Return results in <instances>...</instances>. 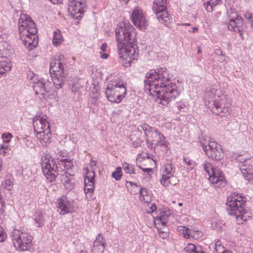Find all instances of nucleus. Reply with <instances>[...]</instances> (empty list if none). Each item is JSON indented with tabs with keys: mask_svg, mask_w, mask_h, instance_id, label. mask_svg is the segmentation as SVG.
<instances>
[{
	"mask_svg": "<svg viewBox=\"0 0 253 253\" xmlns=\"http://www.w3.org/2000/svg\"><path fill=\"white\" fill-rule=\"evenodd\" d=\"M118 54L123 65L130 66L132 61L138 57V48L134 43L136 41V33L128 21L120 22L115 29Z\"/></svg>",
	"mask_w": 253,
	"mask_h": 253,
	"instance_id": "1",
	"label": "nucleus"
},
{
	"mask_svg": "<svg viewBox=\"0 0 253 253\" xmlns=\"http://www.w3.org/2000/svg\"><path fill=\"white\" fill-rule=\"evenodd\" d=\"M159 80H147V84L145 85V91L151 95H154L156 93L158 99L160 100V103L166 106L170 101L174 100L178 95V92L175 89L176 84L172 83L170 80H165L164 83L158 84Z\"/></svg>",
	"mask_w": 253,
	"mask_h": 253,
	"instance_id": "2",
	"label": "nucleus"
},
{
	"mask_svg": "<svg viewBox=\"0 0 253 253\" xmlns=\"http://www.w3.org/2000/svg\"><path fill=\"white\" fill-rule=\"evenodd\" d=\"M20 39L29 50L35 48L38 43L36 36L37 29L31 17L25 13L21 14L18 21Z\"/></svg>",
	"mask_w": 253,
	"mask_h": 253,
	"instance_id": "3",
	"label": "nucleus"
},
{
	"mask_svg": "<svg viewBox=\"0 0 253 253\" xmlns=\"http://www.w3.org/2000/svg\"><path fill=\"white\" fill-rule=\"evenodd\" d=\"M246 202V198L239 195L231 196L227 199V211L228 214L235 216L238 221H241V223L243 221L247 220V218H245Z\"/></svg>",
	"mask_w": 253,
	"mask_h": 253,
	"instance_id": "4",
	"label": "nucleus"
},
{
	"mask_svg": "<svg viewBox=\"0 0 253 253\" xmlns=\"http://www.w3.org/2000/svg\"><path fill=\"white\" fill-rule=\"evenodd\" d=\"M34 132L40 144L44 146L50 143L51 133L46 116L35 117L33 120Z\"/></svg>",
	"mask_w": 253,
	"mask_h": 253,
	"instance_id": "5",
	"label": "nucleus"
},
{
	"mask_svg": "<svg viewBox=\"0 0 253 253\" xmlns=\"http://www.w3.org/2000/svg\"><path fill=\"white\" fill-rule=\"evenodd\" d=\"M12 234L13 245L17 250L24 251L31 248L32 237L24 229H14Z\"/></svg>",
	"mask_w": 253,
	"mask_h": 253,
	"instance_id": "6",
	"label": "nucleus"
},
{
	"mask_svg": "<svg viewBox=\"0 0 253 253\" xmlns=\"http://www.w3.org/2000/svg\"><path fill=\"white\" fill-rule=\"evenodd\" d=\"M126 92V84L122 80L119 81L115 84H108L105 90V94L109 101L115 103H120L125 97Z\"/></svg>",
	"mask_w": 253,
	"mask_h": 253,
	"instance_id": "7",
	"label": "nucleus"
},
{
	"mask_svg": "<svg viewBox=\"0 0 253 253\" xmlns=\"http://www.w3.org/2000/svg\"><path fill=\"white\" fill-rule=\"evenodd\" d=\"M200 143L206 155L213 160L219 161L224 156L220 144L215 141H211L205 137L200 139Z\"/></svg>",
	"mask_w": 253,
	"mask_h": 253,
	"instance_id": "8",
	"label": "nucleus"
},
{
	"mask_svg": "<svg viewBox=\"0 0 253 253\" xmlns=\"http://www.w3.org/2000/svg\"><path fill=\"white\" fill-rule=\"evenodd\" d=\"M152 9L159 21L164 26H169L172 18L168 13L166 0H154Z\"/></svg>",
	"mask_w": 253,
	"mask_h": 253,
	"instance_id": "9",
	"label": "nucleus"
},
{
	"mask_svg": "<svg viewBox=\"0 0 253 253\" xmlns=\"http://www.w3.org/2000/svg\"><path fill=\"white\" fill-rule=\"evenodd\" d=\"M161 171L162 177L161 183L164 186L168 187L169 185H174L177 183L178 180L174 176L175 168L170 161H166Z\"/></svg>",
	"mask_w": 253,
	"mask_h": 253,
	"instance_id": "10",
	"label": "nucleus"
},
{
	"mask_svg": "<svg viewBox=\"0 0 253 253\" xmlns=\"http://www.w3.org/2000/svg\"><path fill=\"white\" fill-rule=\"evenodd\" d=\"M204 170L209 176V180L215 187L222 186L225 184V178L222 172L218 168H213L209 162H205Z\"/></svg>",
	"mask_w": 253,
	"mask_h": 253,
	"instance_id": "11",
	"label": "nucleus"
},
{
	"mask_svg": "<svg viewBox=\"0 0 253 253\" xmlns=\"http://www.w3.org/2000/svg\"><path fill=\"white\" fill-rule=\"evenodd\" d=\"M42 168L43 174L49 182L55 180L60 169L55 165L54 161L50 160L49 158H45L42 161Z\"/></svg>",
	"mask_w": 253,
	"mask_h": 253,
	"instance_id": "12",
	"label": "nucleus"
},
{
	"mask_svg": "<svg viewBox=\"0 0 253 253\" xmlns=\"http://www.w3.org/2000/svg\"><path fill=\"white\" fill-rule=\"evenodd\" d=\"M50 160L54 161L55 165L63 171L71 169L74 166L72 160L68 157V153L65 150L58 151L55 157Z\"/></svg>",
	"mask_w": 253,
	"mask_h": 253,
	"instance_id": "13",
	"label": "nucleus"
},
{
	"mask_svg": "<svg viewBox=\"0 0 253 253\" xmlns=\"http://www.w3.org/2000/svg\"><path fill=\"white\" fill-rule=\"evenodd\" d=\"M230 103L225 96H222L221 98L215 104L208 107L213 113L221 117L227 116L230 114Z\"/></svg>",
	"mask_w": 253,
	"mask_h": 253,
	"instance_id": "14",
	"label": "nucleus"
},
{
	"mask_svg": "<svg viewBox=\"0 0 253 253\" xmlns=\"http://www.w3.org/2000/svg\"><path fill=\"white\" fill-rule=\"evenodd\" d=\"M85 0H70L69 11L74 19H81L84 12Z\"/></svg>",
	"mask_w": 253,
	"mask_h": 253,
	"instance_id": "15",
	"label": "nucleus"
},
{
	"mask_svg": "<svg viewBox=\"0 0 253 253\" xmlns=\"http://www.w3.org/2000/svg\"><path fill=\"white\" fill-rule=\"evenodd\" d=\"M222 96H225L222 93L221 90L211 87L207 88L206 91V105L211 106L215 104V102H218L221 98Z\"/></svg>",
	"mask_w": 253,
	"mask_h": 253,
	"instance_id": "16",
	"label": "nucleus"
},
{
	"mask_svg": "<svg viewBox=\"0 0 253 253\" xmlns=\"http://www.w3.org/2000/svg\"><path fill=\"white\" fill-rule=\"evenodd\" d=\"M143 131L148 147L153 148L159 132L154 127L147 124H143Z\"/></svg>",
	"mask_w": 253,
	"mask_h": 253,
	"instance_id": "17",
	"label": "nucleus"
},
{
	"mask_svg": "<svg viewBox=\"0 0 253 253\" xmlns=\"http://www.w3.org/2000/svg\"><path fill=\"white\" fill-rule=\"evenodd\" d=\"M57 207L60 210V214L62 215L72 212L75 211L74 202L68 200L65 196H62L58 199Z\"/></svg>",
	"mask_w": 253,
	"mask_h": 253,
	"instance_id": "18",
	"label": "nucleus"
},
{
	"mask_svg": "<svg viewBox=\"0 0 253 253\" xmlns=\"http://www.w3.org/2000/svg\"><path fill=\"white\" fill-rule=\"evenodd\" d=\"M230 12H228V21L227 23L228 29L230 31H239L238 29L243 25L242 18L239 16L237 13L231 9Z\"/></svg>",
	"mask_w": 253,
	"mask_h": 253,
	"instance_id": "19",
	"label": "nucleus"
},
{
	"mask_svg": "<svg viewBox=\"0 0 253 253\" xmlns=\"http://www.w3.org/2000/svg\"><path fill=\"white\" fill-rule=\"evenodd\" d=\"M64 66L61 61L58 59H55L50 63L49 72L52 78L59 79L63 78Z\"/></svg>",
	"mask_w": 253,
	"mask_h": 253,
	"instance_id": "20",
	"label": "nucleus"
},
{
	"mask_svg": "<svg viewBox=\"0 0 253 253\" xmlns=\"http://www.w3.org/2000/svg\"><path fill=\"white\" fill-rule=\"evenodd\" d=\"M146 79H169L168 76L167 69L165 67H160L156 69H151L145 75Z\"/></svg>",
	"mask_w": 253,
	"mask_h": 253,
	"instance_id": "21",
	"label": "nucleus"
},
{
	"mask_svg": "<svg viewBox=\"0 0 253 253\" xmlns=\"http://www.w3.org/2000/svg\"><path fill=\"white\" fill-rule=\"evenodd\" d=\"M106 240L101 233H99L93 242L92 252L94 253H102L105 249Z\"/></svg>",
	"mask_w": 253,
	"mask_h": 253,
	"instance_id": "22",
	"label": "nucleus"
},
{
	"mask_svg": "<svg viewBox=\"0 0 253 253\" xmlns=\"http://www.w3.org/2000/svg\"><path fill=\"white\" fill-rule=\"evenodd\" d=\"M86 89L90 91L89 95L91 98L99 99V82L98 80L87 81L86 83Z\"/></svg>",
	"mask_w": 253,
	"mask_h": 253,
	"instance_id": "23",
	"label": "nucleus"
},
{
	"mask_svg": "<svg viewBox=\"0 0 253 253\" xmlns=\"http://www.w3.org/2000/svg\"><path fill=\"white\" fill-rule=\"evenodd\" d=\"M48 80H37L33 85L36 94H40L44 95L45 92L49 91V88L46 86Z\"/></svg>",
	"mask_w": 253,
	"mask_h": 253,
	"instance_id": "24",
	"label": "nucleus"
},
{
	"mask_svg": "<svg viewBox=\"0 0 253 253\" xmlns=\"http://www.w3.org/2000/svg\"><path fill=\"white\" fill-rule=\"evenodd\" d=\"M131 19L133 24L141 30L142 28V11L140 7H137L134 8L132 12Z\"/></svg>",
	"mask_w": 253,
	"mask_h": 253,
	"instance_id": "25",
	"label": "nucleus"
},
{
	"mask_svg": "<svg viewBox=\"0 0 253 253\" xmlns=\"http://www.w3.org/2000/svg\"><path fill=\"white\" fill-rule=\"evenodd\" d=\"M240 170L245 179L249 181L253 180V168L252 166L243 164Z\"/></svg>",
	"mask_w": 253,
	"mask_h": 253,
	"instance_id": "26",
	"label": "nucleus"
},
{
	"mask_svg": "<svg viewBox=\"0 0 253 253\" xmlns=\"http://www.w3.org/2000/svg\"><path fill=\"white\" fill-rule=\"evenodd\" d=\"M61 180L66 189L72 190L74 188L75 180L71 175L65 173V174L62 175Z\"/></svg>",
	"mask_w": 253,
	"mask_h": 253,
	"instance_id": "27",
	"label": "nucleus"
},
{
	"mask_svg": "<svg viewBox=\"0 0 253 253\" xmlns=\"http://www.w3.org/2000/svg\"><path fill=\"white\" fill-rule=\"evenodd\" d=\"M204 1V6L208 12H211L213 7L221 3V0H203Z\"/></svg>",
	"mask_w": 253,
	"mask_h": 253,
	"instance_id": "28",
	"label": "nucleus"
},
{
	"mask_svg": "<svg viewBox=\"0 0 253 253\" xmlns=\"http://www.w3.org/2000/svg\"><path fill=\"white\" fill-rule=\"evenodd\" d=\"M126 186L131 194H136L139 192L140 196L142 195V187H140L138 189L136 183L132 182H127Z\"/></svg>",
	"mask_w": 253,
	"mask_h": 253,
	"instance_id": "29",
	"label": "nucleus"
},
{
	"mask_svg": "<svg viewBox=\"0 0 253 253\" xmlns=\"http://www.w3.org/2000/svg\"><path fill=\"white\" fill-rule=\"evenodd\" d=\"M12 66V62L9 60L0 61V74L3 75L6 71L10 70Z\"/></svg>",
	"mask_w": 253,
	"mask_h": 253,
	"instance_id": "30",
	"label": "nucleus"
},
{
	"mask_svg": "<svg viewBox=\"0 0 253 253\" xmlns=\"http://www.w3.org/2000/svg\"><path fill=\"white\" fill-rule=\"evenodd\" d=\"M63 39L61 35V32L59 30H56L54 32L52 42L53 44L57 46L62 42Z\"/></svg>",
	"mask_w": 253,
	"mask_h": 253,
	"instance_id": "31",
	"label": "nucleus"
},
{
	"mask_svg": "<svg viewBox=\"0 0 253 253\" xmlns=\"http://www.w3.org/2000/svg\"><path fill=\"white\" fill-rule=\"evenodd\" d=\"M157 140L155 141V143L154 144V147L155 146L160 145L164 146L165 148H167L169 145V143L165 140V137L164 135L159 132L158 138L156 139Z\"/></svg>",
	"mask_w": 253,
	"mask_h": 253,
	"instance_id": "32",
	"label": "nucleus"
},
{
	"mask_svg": "<svg viewBox=\"0 0 253 253\" xmlns=\"http://www.w3.org/2000/svg\"><path fill=\"white\" fill-rule=\"evenodd\" d=\"M9 45L5 42H0V57L6 56L9 50Z\"/></svg>",
	"mask_w": 253,
	"mask_h": 253,
	"instance_id": "33",
	"label": "nucleus"
},
{
	"mask_svg": "<svg viewBox=\"0 0 253 253\" xmlns=\"http://www.w3.org/2000/svg\"><path fill=\"white\" fill-rule=\"evenodd\" d=\"M171 214V211L169 210H166L162 211L160 213V215L157 217V219H159L163 225L166 224V221L168 220V218L169 215Z\"/></svg>",
	"mask_w": 253,
	"mask_h": 253,
	"instance_id": "34",
	"label": "nucleus"
},
{
	"mask_svg": "<svg viewBox=\"0 0 253 253\" xmlns=\"http://www.w3.org/2000/svg\"><path fill=\"white\" fill-rule=\"evenodd\" d=\"M85 176L84 177V182L90 180V181H94L95 173L94 169H89L87 168H84Z\"/></svg>",
	"mask_w": 253,
	"mask_h": 253,
	"instance_id": "35",
	"label": "nucleus"
},
{
	"mask_svg": "<svg viewBox=\"0 0 253 253\" xmlns=\"http://www.w3.org/2000/svg\"><path fill=\"white\" fill-rule=\"evenodd\" d=\"M34 219L35 223L37 224V226L42 227L45 221L44 215L42 212H38L35 215Z\"/></svg>",
	"mask_w": 253,
	"mask_h": 253,
	"instance_id": "36",
	"label": "nucleus"
},
{
	"mask_svg": "<svg viewBox=\"0 0 253 253\" xmlns=\"http://www.w3.org/2000/svg\"><path fill=\"white\" fill-rule=\"evenodd\" d=\"M144 208L147 213H151L156 210L157 207L155 204L153 203H148L143 204V209Z\"/></svg>",
	"mask_w": 253,
	"mask_h": 253,
	"instance_id": "37",
	"label": "nucleus"
},
{
	"mask_svg": "<svg viewBox=\"0 0 253 253\" xmlns=\"http://www.w3.org/2000/svg\"><path fill=\"white\" fill-rule=\"evenodd\" d=\"M122 168L127 173L132 174L134 173V166L126 162H124L122 164Z\"/></svg>",
	"mask_w": 253,
	"mask_h": 253,
	"instance_id": "38",
	"label": "nucleus"
},
{
	"mask_svg": "<svg viewBox=\"0 0 253 253\" xmlns=\"http://www.w3.org/2000/svg\"><path fill=\"white\" fill-rule=\"evenodd\" d=\"M23 140L24 144L27 148L31 149L35 147V143L31 136H26L23 138Z\"/></svg>",
	"mask_w": 253,
	"mask_h": 253,
	"instance_id": "39",
	"label": "nucleus"
},
{
	"mask_svg": "<svg viewBox=\"0 0 253 253\" xmlns=\"http://www.w3.org/2000/svg\"><path fill=\"white\" fill-rule=\"evenodd\" d=\"M153 173V169L152 168H143V179L149 180Z\"/></svg>",
	"mask_w": 253,
	"mask_h": 253,
	"instance_id": "40",
	"label": "nucleus"
},
{
	"mask_svg": "<svg viewBox=\"0 0 253 253\" xmlns=\"http://www.w3.org/2000/svg\"><path fill=\"white\" fill-rule=\"evenodd\" d=\"M236 160L239 163H243L245 162L247 160L250 159V156L249 154L244 153L243 154H239L235 156Z\"/></svg>",
	"mask_w": 253,
	"mask_h": 253,
	"instance_id": "41",
	"label": "nucleus"
},
{
	"mask_svg": "<svg viewBox=\"0 0 253 253\" xmlns=\"http://www.w3.org/2000/svg\"><path fill=\"white\" fill-rule=\"evenodd\" d=\"M183 161L186 165V169L189 170H192L195 167V163L187 157H183Z\"/></svg>",
	"mask_w": 253,
	"mask_h": 253,
	"instance_id": "42",
	"label": "nucleus"
},
{
	"mask_svg": "<svg viewBox=\"0 0 253 253\" xmlns=\"http://www.w3.org/2000/svg\"><path fill=\"white\" fill-rule=\"evenodd\" d=\"M112 176L116 180H120L122 176V168L117 167L116 170L112 173Z\"/></svg>",
	"mask_w": 253,
	"mask_h": 253,
	"instance_id": "43",
	"label": "nucleus"
},
{
	"mask_svg": "<svg viewBox=\"0 0 253 253\" xmlns=\"http://www.w3.org/2000/svg\"><path fill=\"white\" fill-rule=\"evenodd\" d=\"M151 195L149 194L147 190L143 188V204L152 203Z\"/></svg>",
	"mask_w": 253,
	"mask_h": 253,
	"instance_id": "44",
	"label": "nucleus"
},
{
	"mask_svg": "<svg viewBox=\"0 0 253 253\" xmlns=\"http://www.w3.org/2000/svg\"><path fill=\"white\" fill-rule=\"evenodd\" d=\"M179 231L185 238L188 239L190 237L189 229L187 227L185 226L180 227Z\"/></svg>",
	"mask_w": 253,
	"mask_h": 253,
	"instance_id": "45",
	"label": "nucleus"
},
{
	"mask_svg": "<svg viewBox=\"0 0 253 253\" xmlns=\"http://www.w3.org/2000/svg\"><path fill=\"white\" fill-rule=\"evenodd\" d=\"M13 182L10 180L6 179L3 181L2 183V186L4 188H6L8 190H10L12 188Z\"/></svg>",
	"mask_w": 253,
	"mask_h": 253,
	"instance_id": "46",
	"label": "nucleus"
},
{
	"mask_svg": "<svg viewBox=\"0 0 253 253\" xmlns=\"http://www.w3.org/2000/svg\"><path fill=\"white\" fill-rule=\"evenodd\" d=\"M12 137V135L10 133H3L2 135V139L4 143H9Z\"/></svg>",
	"mask_w": 253,
	"mask_h": 253,
	"instance_id": "47",
	"label": "nucleus"
},
{
	"mask_svg": "<svg viewBox=\"0 0 253 253\" xmlns=\"http://www.w3.org/2000/svg\"><path fill=\"white\" fill-rule=\"evenodd\" d=\"M93 190L94 188H84V191L85 193L86 197L88 199L90 200L91 199Z\"/></svg>",
	"mask_w": 253,
	"mask_h": 253,
	"instance_id": "48",
	"label": "nucleus"
},
{
	"mask_svg": "<svg viewBox=\"0 0 253 253\" xmlns=\"http://www.w3.org/2000/svg\"><path fill=\"white\" fill-rule=\"evenodd\" d=\"M141 153L138 154L136 159V166L141 169L142 170V166L141 162L142 161V157L141 156Z\"/></svg>",
	"mask_w": 253,
	"mask_h": 253,
	"instance_id": "49",
	"label": "nucleus"
},
{
	"mask_svg": "<svg viewBox=\"0 0 253 253\" xmlns=\"http://www.w3.org/2000/svg\"><path fill=\"white\" fill-rule=\"evenodd\" d=\"M193 250L191 253H205L200 246H196L195 245L193 246Z\"/></svg>",
	"mask_w": 253,
	"mask_h": 253,
	"instance_id": "50",
	"label": "nucleus"
},
{
	"mask_svg": "<svg viewBox=\"0 0 253 253\" xmlns=\"http://www.w3.org/2000/svg\"><path fill=\"white\" fill-rule=\"evenodd\" d=\"M194 244L191 243H189L184 248V251L185 252L187 253H191V252L193 250V246Z\"/></svg>",
	"mask_w": 253,
	"mask_h": 253,
	"instance_id": "51",
	"label": "nucleus"
},
{
	"mask_svg": "<svg viewBox=\"0 0 253 253\" xmlns=\"http://www.w3.org/2000/svg\"><path fill=\"white\" fill-rule=\"evenodd\" d=\"M62 81L63 80H55V82H53L54 80H52V82L53 83L55 88L59 89L61 87Z\"/></svg>",
	"mask_w": 253,
	"mask_h": 253,
	"instance_id": "52",
	"label": "nucleus"
},
{
	"mask_svg": "<svg viewBox=\"0 0 253 253\" xmlns=\"http://www.w3.org/2000/svg\"><path fill=\"white\" fill-rule=\"evenodd\" d=\"M245 17L248 20V22L250 24L252 20H253V15L249 12H246L244 15Z\"/></svg>",
	"mask_w": 253,
	"mask_h": 253,
	"instance_id": "53",
	"label": "nucleus"
},
{
	"mask_svg": "<svg viewBox=\"0 0 253 253\" xmlns=\"http://www.w3.org/2000/svg\"><path fill=\"white\" fill-rule=\"evenodd\" d=\"M84 188H94V181H90V180H87V181L84 182Z\"/></svg>",
	"mask_w": 253,
	"mask_h": 253,
	"instance_id": "54",
	"label": "nucleus"
},
{
	"mask_svg": "<svg viewBox=\"0 0 253 253\" xmlns=\"http://www.w3.org/2000/svg\"><path fill=\"white\" fill-rule=\"evenodd\" d=\"M6 238V235L3 229L0 227V242H2Z\"/></svg>",
	"mask_w": 253,
	"mask_h": 253,
	"instance_id": "55",
	"label": "nucleus"
},
{
	"mask_svg": "<svg viewBox=\"0 0 253 253\" xmlns=\"http://www.w3.org/2000/svg\"><path fill=\"white\" fill-rule=\"evenodd\" d=\"M215 250L217 253H223L224 251H226L224 250V248L223 246H217L215 247Z\"/></svg>",
	"mask_w": 253,
	"mask_h": 253,
	"instance_id": "56",
	"label": "nucleus"
},
{
	"mask_svg": "<svg viewBox=\"0 0 253 253\" xmlns=\"http://www.w3.org/2000/svg\"><path fill=\"white\" fill-rule=\"evenodd\" d=\"M159 235L160 238L165 239L169 237V234L166 231H161L159 232Z\"/></svg>",
	"mask_w": 253,
	"mask_h": 253,
	"instance_id": "57",
	"label": "nucleus"
},
{
	"mask_svg": "<svg viewBox=\"0 0 253 253\" xmlns=\"http://www.w3.org/2000/svg\"><path fill=\"white\" fill-rule=\"evenodd\" d=\"M217 57L218 58V61L220 63H223L226 61V57L223 55V54Z\"/></svg>",
	"mask_w": 253,
	"mask_h": 253,
	"instance_id": "58",
	"label": "nucleus"
},
{
	"mask_svg": "<svg viewBox=\"0 0 253 253\" xmlns=\"http://www.w3.org/2000/svg\"><path fill=\"white\" fill-rule=\"evenodd\" d=\"M213 53L215 55H217V57L223 54L222 51L220 49H215Z\"/></svg>",
	"mask_w": 253,
	"mask_h": 253,
	"instance_id": "59",
	"label": "nucleus"
},
{
	"mask_svg": "<svg viewBox=\"0 0 253 253\" xmlns=\"http://www.w3.org/2000/svg\"><path fill=\"white\" fill-rule=\"evenodd\" d=\"M101 50L102 52H105L107 49V44L106 43H103L101 46Z\"/></svg>",
	"mask_w": 253,
	"mask_h": 253,
	"instance_id": "60",
	"label": "nucleus"
},
{
	"mask_svg": "<svg viewBox=\"0 0 253 253\" xmlns=\"http://www.w3.org/2000/svg\"><path fill=\"white\" fill-rule=\"evenodd\" d=\"M100 57L101 59H107L108 56H109V55L108 53H102L101 52H100Z\"/></svg>",
	"mask_w": 253,
	"mask_h": 253,
	"instance_id": "61",
	"label": "nucleus"
},
{
	"mask_svg": "<svg viewBox=\"0 0 253 253\" xmlns=\"http://www.w3.org/2000/svg\"><path fill=\"white\" fill-rule=\"evenodd\" d=\"M96 165V162L94 160H91L90 162V166L91 169H94V167H95Z\"/></svg>",
	"mask_w": 253,
	"mask_h": 253,
	"instance_id": "62",
	"label": "nucleus"
},
{
	"mask_svg": "<svg viewBox=\"0 0 253 253\" xmlns=\"http://www.w3.org/2000/svg\"><path fill=\"white\" fill-rule=\"evenodd\" d=\"M98 100H99V99L91 98V103L95 106H97V105H98L97 101Z\"/></svg>",
	"mask_w": 253,
	"mask_h": 253,
	"instance_id": "63",
	"label": "nucleus"
},
{
	"mask_svg": "<svg viewBox=\"0 0 253 253\" xmlns=\"http://www.w3.org/2000/svg\"><path fill=\"white\" fill-rule=\"evenodd\" d=\"M9 147V145L7 144V143H4L1 146L0 148H2L3 149L8 150V148Z\"/></svg>",
	"mask_w": 253,
	"mask_h": 253,
	"instance_id": "64",
	"label": "nucleus"
}]
</instances>
